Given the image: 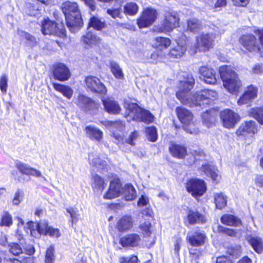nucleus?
I'll use <instances>...</instances> for the list:
<instances>
[{"label": "nucleus", "instance_id": "338daca9", "mask_svg": "<svg viewBox=\"0 0 263 263\" xmlns=\"http://www.w3.org/2000/svg\"><path fill=\"white\" fill-rule=\"evenodd\" d=\"M219 229L220 231L224 232L226 234L230 236L234 237L236 235V231L235 230L223 228L222 227H219Z\"/></svg>", "mask_w": 263, "mask_h": 263}, {"label": "nucleus", "instance_id": "9d476101", "mask_svg": "<svg viewBox=\"0 0 263 263\" xmlns=\"http://www.w3.org/2000/svg\"><path fill=\"white\" fill-rule=\"evenodd\" d=\"M179 25V17L177 12L167 11L165 14V20L162 24V32H169Z\"/></svg>", "mask_w": 263, "mask_h": 263}, {"label": "nucleus", "instance_id": "7ed1b4c3", "mask_svg": "<svg viewBox=\"0 0 263 263\" xmlns=\"http://www.w3.org/2000/svg\"><path fill=\"white\" fill-rule=\"evenodd\" d=\"M219 71L223 86L228 91L232 94L238 92L242 83L233 68L230 66L222 65Z\"/></svg>", "mask_w": 263, "mask_h": 263}, {"label": "nucleus", "instance_id": "c756f323", "mask_svg": "<svg viewBox=\"0 0 263 263\" xmlns=\"http://www.w3.org/2000/svg\"><path fill=\"white\" fill-rule=\"evenodd\" d=\"M247 240L256 253L259 254L263 252V241L260 237L249 235L247 236Z\"/></svg>", "mask_w": 263, "mask_h": 263}, {"label": "nucleus", "instance_id": "5701e85b", "mask_svg": "<svg viewBox=\"0 0 263 263\" xmlns=\"http://www.w3.org/2000/svg\"><path fill=\"white\" fill-rule=\"evenodd\" d=\"M199 171L200 172L201 175L205 174L216 182L220 180L219 171L215 166L202 163V166L199 168Z\"/></svg>", "mask_w": 263, "mask_h": 263}, {"label": "nucleus", "instance_id": "473e14b6", "mask_svg": "<svg viewBox=\"0 0 263 263\" xmlns=\"http://www.w3.org/2000/svg\"><path fill=\"white\" fill-rule=\"evenodd\" d=\"M53 87L55 90L61 92L65 97L70 99L73 95V91L69 86L54 83Z\"/></svg>", "mask_w": 263, "mask_h": 263}, {"label": "nucleus", "instance_id": "e433bc0d", "mask_svg": "<svg viewBox=\"0 0 263 263\" xmlns=\"http://www.w3.org/2000/svg\"><path fill=\"white\" fill-rule=\"evenodd\" d=\"M110 70L114 76L118 80H123L124 75L122 69L116 62L111 61L110 63Z\"/></svg>", "mask_w": 263, "mask_h": 263}, {"label": "nucleus", "instance_id": "c85d7f7f", "mask_svg": "<svg viewBox=\"0 0 263 263\" xmlns=\"http://www.w3.org/2000/svg\"><path fill=\"white\" fill-rule=\"evenodd\" d=\"M169 151L172 156L179 159L184 158L187 153L185 147L177 144H172L169 147Z\"/></svg>", "mask_w": 263, "mask_h": 263}, {"label": "nucleus", "instance_id": "69168bd1", "mask_svg": "<svg viewBox=\"0 0 263 263\" xmlns=\"http://www.w3.org/2000/svg\"><path fill=\"white\" fill-rule=\"evenodd\" d=\"M138 261V258L137 256H132L130 257H120V263H137Z\"/></svg>", "mask_w": 263, "mask_h": 263}, {"label": "nucleus", "instance_id": "6e6552de", "mask_svg": "<svg viewBox=\"0 0 263 263\" xmlns=\"http://www.w3.org/2000/svg\"><path fill=\"white\" fill-rule=\"evenodd\" d=\"M220 117L224 127L233 128L239 122V115L230 109H226L220 112Z\"/></svg>", "mask_w": 263, "mask_h": 263}, {"label": "nucleus", "instance_id": "393cba45", "mask_svg": "<svg viewBox=\"0 0 263 263\" xmlns=\"http://www.w3.org/2000/svg\"><path fill=\"white\" fill-rule=\"evenodd\" d=\"M204 81L209 84H214L216 82L215 72L212 68L202 66L199 69Z\"/></svg>", "mask_w": 263, "mask_h": 263}, {"label": "nucleus", "instance_id": "ddd939ff", "mask_svg": "<svg viewBox=\"0 0 263 263\" xmlns=\"http://www.w3.org/2000/svg\"><path fill=\"white\" fill-rule=\"evenodd\" d=\"M157 17V12L153 9H146L143 12L140 18L138 20L139 28L147 27L152 25Z\"/></svg>", "mask_w": 263, "mask_h": 263}, {"label": "nucleus", "instance_id": "2f4dec72", "mask_svg": "<svg viewBox=\"0 0 263 263\" xmlns=\"http://www.w3.org/2000/svg\"><path fill=\"white\" fill-rule=\"evenodd\" d=\"M89 164L98 170H104L107 166L106 161L101 160L97 155L90 154L89 156Z\"/></svg>", "mask_w": 263, "mask_h": 263}, {"label": "nucleus", "instance_id": "ea45409f", "mask_svg": "<svg viewBox=\"0 0 263 263\" xmlns=\"http://www.w3.org/2000/svg\"><path fill=\"white\" fill-rule=\"evenodd\" d=\"M249 114L260 124L263 125V106L259 108H251L249 111Z\"/></svg>", "mask_w": 263, "mask_h": 263}, {"label": "nucleus", "instance_id": "49530a36", "mask_svg": "<svg viewBox=\"0 0 263 263\" xmlns=\"http://www.w3.org/2000/svg\"><path fill=\"white\" fill-rule=\"evenodd\" d=\"M138 10V6L135 3H129L124 6V12L126 15H134Z\"/></svg>", "mask_w": 263, "mask_h": 263}, {"label": "nucleus", "instance_id": "cd10ccee", "mask_svg": "<svg viewBox=\"0 0 263 263\" xmlns=\"http://www.w3.org/2000/svg\"><path fill=\"white\" fill-rule=\"evenodd\" d=\"M177 44L174 45L169 52L168 55L173 58H179L181 57L186 50V46L185 41H177Z\"/></svg>", "mask_w": 263, "mask_h": 263}, {"label": "nucleus", "instance_id": "f3484780", "mask_svg": "<svg viewBox=\"0 0 263 263\" xmlns=\"http://www.w3.org/2000/svg\"><path fill=\"white\" fill-rule=\"evenodd\" d=\"M49 227L47 221L43 220L40 221L39 223H34L32 221L28 222L25 229H26V232L27 233H30L32 235H33L35 230H37L39 234L46 235Z\"/></svg>", "mask_w": 263, "mask_h": 263}, {"label": "nucleus", "instance_id": "aec40b11", "mask_svg": "<svg viewBox=\"0 0 263 263\" xmlns=\"http://www.w3.org/2000/svg\"><path fill=\"white\" fill-rule=\"evenodd\" d=\"M257 132V125L255 121H248L242 123L236 131L237 135H254Z\"/></svg>", "mask_w": 263, "mask_h": 263}, {"label": "nucleus", "instance_id": "603ef678", "mask_svg": "<svg viewBox=\"0 0 263 263\" xmlns=\"http://www.w3.org/2000/svg\"><path fill=\"white\" fill-rule=\"evenodd\" d=\"M54 260V249L53 246H50L46 250L45 256L46 263H53Z\"/></svg>", "mask_w": 263, "mask_h": 263}, {"label": "nucleus", "instance_id": "dca6fc26", "mask_svg": "<svg viewBox=\"0 0 263 263\" xmlns=\"http://www.w3.org/2000/svg\"><path fill=\"white\" fill-rule=\"evenodd\" d=\"M206 238L205 233L200 231L190 232L186 236L187 241L193 247L203 246Z\"/></svg>", "mask_w": 263, "mask_h": 263}, {"label": "nucleus", "instance_id": "72a5a7b5", "mask_svg": "<svg viewBox=\"0 0 263 263\" xmlns=\"http://www.w3.org/2000/svg\"><path fill=\"white\" fill-rule=\"evenodd\" d=\"M220 219L223 224L230 226L238 227L241 224V221L239 218L231 214H225Z\"/></svg>", "mask_w": 263, "mask_h": 263}, {"label": "nucleus", "instance_id": "e2e57ef3", "mask_svg": "<svg viewBox=\"0 0 263 263\" xmlns=\"http://www.w3.org/2000/svg\"><path fill=\"white\" fill-rule=\"evenodd\" d=\"M138 137V133L137 132L135 131L131 133L128 139L124 140V143L126 142L131 145H134V141L136 140Z\"/></svg>", "mask_w": 263, "mask_h": 263}, {"label": "nucleus", "instance_id": "09e8293b", "mask_svg": "<svg viewBox=\"0 0 263 263\" xmlns=\"http://www.w3.org/2000/svg\"><path fill=\"white\" fill-rule=\"evenodd\" d=\"M66 212L70 215L72 226L76 223L79 217L78 210L76 208L69 207L66 209Z\"/></svg>", "mask_w": 263, "mask_h": 263}, {"label": "nucleus", "instance_id": "8fccbe9b", "mask_svg": "<svg viewBox=\"0 0 263 263\" xmlns=\"http://www.w3.org/2000/svg\"><path fill=\"white\" fill-rule=\"evenodd\" d=\"M13 223L12 217L8 212H4L0 222L1 226L10 227Z\"/></svg>", "mask_w": 263, "mask_h": 263}, {"label": "nucleus", "instance_id": "a878e982", "mask_svg": "<svg viewBox=\"0 0 263 263\" xmlns=\"http://www.w3.org/2000/svg\"><path fill=\"white\" fill-rule=\"evenodd\" d=\"M15 166L17 170L23 174H25L26 175H32L37 177L42 176L41 173L39 171L20 161H16L15 162Z\"/></svg>", "mask_w": 263, "mask_h": 263}, {"label": "nucleus", "instance_id": "39448f33", "mask_svg": "<svg viewBox=\"0 0 263 263\" xmlns=\"http://www.w3.org/2000/svg\"><path fill=\"white\" fill-rule=\"evenodd\" d=\"M215 36L212 33L202 34L196 39V46L191 49V53L195 54L197 51H206L214 45Z\"/></svg>", "mask_w": 263, "mask_h": 263}, {"label": "nucleus", "instance_id": "412c9836", "mask_svg": "<svg viewBox=\"0 0 263 263\" xmlns=\"http://www.w3.org/2000/svg\"><path fill=\"white\" fill-rule=\"evenodd\" d=\"M141 240L140 236L135 233L126 234L120 238V243L123 247H135Z\"/></svg>", "mask_w": 263, "mask_h": 263}, {"label": "nucleus", "instance_id": "a19ab883", "mask_svg": "<svg viewBox=\"0 0 263 263\" xmlns=\"http://www.w3.org/2000/svg\"><path fill=\"white\" fill-rule=\"evenodd\" d=\"M202 27L201 22L197 18H192L187 21L188 29L194 33L197 32L201 29Z\"/></svg>", "mask_w": 263, "mask_h": 263}, {"label": "nucleus", "instance_id": "6e6d98bb", "mask_svg": "<svg viewBox=\"0 0 263 263\" xmlns=\"http://www.w3.org/2000/svg\"><path fill=\"white\" fill-rule=\"evenodd\" d=\"M17 34L22 37H24L27 41L30 42L31 45L34 46L35 43L34 38L30 34L23 30H18Z\"/></svg>", "mask_w": 263, "mask_h": 263}, {"label": "nucleus", "instance_id": "bb28decb", "mask_svg": "<svg viewBox=\"0 0 263 263\" xmlns=\"http://www.w3.org/2000/svg\"><path fill=\"white\" fill-rule=\"evenodd\" d=\"M134 224V221L130 216H124L121 217L117 223V229L121 232L130 230Z\"/></svg>", "mask_w": 263, "mask_h": 263}, {"label": "nucleus", "instance_id": "a211bd4d", "mask_svg": "<svg viewBox=\"0 0 263 263\" xmlns=\"http://www.w3.org/2000/svg\"><path fill=\"white\" fill-rule=\"evenodd\" d=\"M122 189L120 180L118 178L114 179L110 182L109 189L104 195L103 197L106 199L116 198L119 196Z\"/></svg>", "mask_w": 263, "mask_h": 263}, {"label": "nucleus", "instance_id": "20e7f679", "mask_svg": "<svg viewBox=\"0 0 263 263\" xmlns=\"http://www.w3.org/2000/svg\"><path fill=\"white\" fill-rule=\"evenodd\" d=\"M125 117L127 121H141L148 124L154 121L153 115L148 110L139 107L136 103L125 102Z\"/></svg>", "mask_w": 263, "mask_h": 263}, {"label": "nucleus", "instance_id": "1a4fd4ad", "mask_svg": "<svg viewBox=\"0 0 263 263\" xmlns=\"http://www.w3.org/2000/svg\"><path fill=\"white\" fill-rule=\"evenodd\" d=\"M42 32L45 35L53 34L57 36H64L65 31L63 29H59L55 22L45 19L42 25Z\"/></svg>", "mask_w": 263, "mask_h": 263}, {"label": "nucleus", "instance_id": "5fc2aeb1", "mask_svg": "<svg viewBox=\"0 0 263 263\" xmlns=\"http://www.w3.org/2000/svg\"><path fill=\"white\" fill-rule=\"evenodd\" d=\"M8 86V77L6 74H3L0 78V89L3 93L7 92Z\"/></svg>", "mask_w": 263, "mask_h": 263}, {"label": "nucleus", "instance_id": "37998d69", "mask_svg": "<svg viewBox=\"0 0 263 263\" xmlns=\"http://www.w3.org/2000/svg\"><path fill=\"white\" fill-rule=\"evenodd\" d=\"M82 41L85 44L90 46L96 45L99 42V38L91 32H88L84 35L82 37Z\"/></svg>", "mask_w": 263, "mask_h": 263}, {"label": "nucleus", "instance_id": "4d7b16f0", "mask_svg": "<svg viewBox=\"0 0 263 263\" xmlns=\"http://www.w3.org/2000/svg\"><path fill=\"white\" fill-rule=\"evenodd\" d=\"M228 252L231 256L236 258L241 254V247L239 246H236L234 247L229 248Z\"/></svg>", "mask_w": 263, "mask_h": 263}, {"label": "nucleus", "instance_id": "6ab92c4d", "mask_svg": "<svg viewBox=\"0 0 263 263\" xmlns=\"http://www.w3.org/2000/svg\"><path fill=\"white\" fill-rule=\"evenodd\" d=\"M53 73L54 78L60 81L67 80L70 76L68 67L62 63L54 65Z\"/></svg>", "mask_w": 263, "mask_h": 263}, {"label": "nucleus", "instance_id": "c03bdc74", "mask_svg": "<svg viewBox=\"0 0 263 263\" xmlns=\"http://www.w3.org/2000/svg\"><path fill=\"white\" fill-rule=\"evenodd\" d=\"M215 205L217 209H221L227 204V198L221 193H217L214 195Z\"/></svg>", "mask_w": 263, "mask_h": 263}, {"label": "nucleus", "instance_id": "79ce46f5", "mask_svg": "<svg viewBox=\"0 0 263 263\" xmlns=\"http://www.w3.org/2000/svg\"><path fill=\"white\" fill-rule=\"evenodd\" d=\"M155 41L157 48L160 50L167 48L171 44V40L167 37H157L155 39Z\"/></svg>", "mask_w": 263, "mask_h": 263}, {"label": "nucleus", "instance_id": "680f3d73", "mask_svg": "<svg viewBox=\"0 0 263 263\" xmlns=\"http://www.w3.org/2000/svg\"><path fill=\"white\" fill-rule=\"evenodd\" d=\"M107 13L112 18L121 17V9H109L107 10Z\"/></svg>", "mask_w": 263, "mask_h": 263}, {"label": "nucleus", "instance_id": "c9c22d12", "mask_svg": "<svg viewBox=\"0 0 263 263\" xmlns=\"http://www.w3.org/2000/svg\"><path fill=\"white\" fill-rule=\"evenodd\" d=\"M124 198L127 201L134 200L136 197V191L130 184H127L122 189Z\"/></svg>", "mask_w": 263, "mask_h": 263}, {"label": "nucleus", "instance_id": "2eb2a0df", "mask_svg": "<svg viewBox=\"0 0 263 263\" xmlns=\"http://www.w3.org/2000/svg\"><path fill=\"white\" fill-rule=\"evenodd\" d=\"M239 42L244 48L250 52H258L261 50L257 40L253 35H243L240 37Z\"/></svg>", "mask_w": 263, "mask_h": 263}, {"label": "nucleus", "instance_id": "58836bf2", "mask_svg": "<svg viewBox=\"0 0 263 263\" xmlns=\"http://www.w3.org/2000/svg\"><path fill=\"white\" fill-rule=\"evenodd\" d=\"M201 117L203 124L208 128L211 127L215 123V118L211 114V111L206 110L202 114Z\"/></svg>", "mask_w": 263, "mask_h": 263}, {"label": "nucleus", "instance_id": "3c124183", "mask_svg": "<svg viewBox=\"0 0 263 263\" xmlns=\"http://www.w3.org/2000/svg\"><path fill=\"white\" fill-rule=\"evenodd\" d=\"M146 133L148 140L152 142H155L157 140L158 136L157 130L154 126L147 127Z\"/></svg>", "mask_w": 263, "mask_h": 263}, {"label": "nucleus", "instance_id": "864d4df0", "mask_svg": "<svg viewBox=\"0 0 263 263\" xmlns=\"http://www.w3.org/2000/svg\"><path fill=\"white\" fill-rule=\"evenodd\" d=\"M10 252L14 255H18L22 253V249L16 243H11L9 245Z\"/></svg>", "mask_w": 263, "mask_h": 263}, {"label": "nucleus", "instance_id": "423d86ee", "mask_svg": "<svg viewBox=\"0 0 263 263\" xmlns=\"http://www.w3.org/2000/svg\"><path fill=\"white\" fill-rule=\"evenodd\" d=\"M185 187L187 191L195 198L202 196L206 190L204 181L197 178L189 180L186 183Z\"/></svg>", "mask_w": 263, "mask_h": 263}, {"label": "nucleus", "instance_id": "774afa93", "mask_svg": "<svg viewBox=\"0 0 263 263\" xmlns=\"http://www.w3.org/2000/svg\"><path fill=\"white\" fill-rule=\"evenodd\" d=\"M142 214L145 217L144 218L145 220H152L153 217V212L151 209H147L143 210Z\"/></svg>", "mask_w": 263, "mask_h": 263}, {"label": "nucleus", "instance_id": "052dcab7", "mask_svg": "<svg viewBox=\"0 0 263 263\" xmlns=\"http://www.w3.org/2000/svg\"><path fill=\"white\" fill-rule=\"evenodd\" d=\"M20 243L23 246L26 253L28 255H32L35 252V249L33 245L30 244L23 243V239L20 240Z\"/></svg>", "mask_w": 263, "mask_h": 263}, {"label": "nucleus", "instance_id": "4be33fe9", "mask_svg": "<svg viewBox=\"0 0 263 263\" xmlns=\"http://www.w3.org/2000/svg\"><path fill=\"white\" fill-rule=\"evenodd\" d=\"M101 100L104 109L107 112L111 114H118L120 112L121 107L114 99L103 97Z\"/></svg>", "mask_w": 263, "mask_h": 263}, {"label": "nucleus", "instance_id": "13d9d810", "mask_svg": "<svg viewBox=\"0 0 263 263\" xmlns=\"http://www.w3.org/2000/svg\"><path fill=\"white\" fill-rule=\"evenodd\" d=\"M189 252L192 255V259L196 263H199L198 259L201 256V252L199 249L191 248L189 249Z\"/></svg>", "mask_w": 263, "mask_h": 263}, {"label": "nucleus", "instance_id": "f257e3e1", "mask_svg": "<svg viewBox=\"0 0 263 263\" xmlns=\"http://www.w3.org/2000/svg\"><path fill=\"white\" fill-rule=\"evenodd\" d=\"M195 83L194 78L187 75L183 80L178 84V90L176 92L177 98L183 104L191 107H205L217 98V93L215 90L204 89L191 95L190 91Z\"/></svg>", "mask_w": 263, "mask_h": 263}, {"label": "nucleus", "instance_id": "de8ad7c7", "mask_svg": "<svg viewBox=\"0 0 263 263\" xmlns=\"http://www.w3.org/2000/svg\"><path fill=\"white\" fill-rule=\"evenodd\" d=\"M151 221L150 220H145L139 226V229L144 236H149L152 233Z\"/></svg>", "mask_w": 263, "mask_h": 263}, {"label": "nucleus", "instance_id": "4468645a", "mask_svg": "<svg viewBox=\"0 0 263 263\" xmlns=\"http://www.w3.org/2000/svg\"><path fill=\"white\" fill-rule=\"evenodd\" d=\"M257 93L258 88L250 85L246 88L243 95L239 98L237 104L242 105L250 103L257 97Z\"/></svg>", "mask_w": 263, "mask_h": 263}, {"label": "nucleus", "instance_id": "bf43d9fd", "mask_svg": "<svg viewBox=\"0 0 263 263\" xmlns=\"http://www.w3.org/2000/svg\"><path fill=\"white\" fill-rule=\"evenodd\" d=\"M61 234L60 230L57 228H54L52 227H50L48 228V230L47 231V232L46 234V235H48L52 237H55L58 238L60 237Z\"/></svg>", "mask_w": 263, "mask_h": 263}, {"label": "nucleus", "instance_id": "4c0bfd02", "mask_svg": "<svg viewBox=\"0 0 263 263\" xmlns=\"http://www.w3.org/2000/svg\"><path fill=\"white\" fill-rule=\"evenodd\" d=\"M92 182V188L98 191H103L106 185L103 178L97 174L93 176Z\"/></svg>", "mask_w": 263, "mask_h": 263}, {"label": "nucleus", "instance_id": "b1692460", "mask_svg": "<svg viewBox=\"0 0 263 263\" xmlns=\"http://www.w3.org/2000/svg\"><path fill=\"white\" fill-rule=\"evenodd\" d=\"M77 105L86 111L93 110L97 109L98 106L90 98L83 95L78 96Z\"/></svg>", "mask_w": 263, "mask_h": 263}, {"label": "nucleus", "instance_id": "7c9ffc66", "mask_svg": "<svg viewBox=\"0 0 263 263\" xmlns=\"http://www.w3.org/2000/svg\"><path fill=\"white\" fill-rule=\"evenodd\" d=\"M87 136L90 139L100 141L103 137V132L99 128L93 126H87L85 127Z\"/></svg>", "mask_w": 263, "mask_h": 263}, {"label": "nucleus", "instance_id": "f704fd0d", "mask_svg": "<svg viewBox=\"0 0 263 263\" xmlns=\"http://www.w3.org/2000/svg\"><path fill=\"white\" fill-rule=\"evenodd\" d=\"M187 219L189 223L191 224L205 221L204 216L196 211L190 210L187 214Z\"/></svg>", "mask_w": 263, "mask_h": 263}, {"label": "nucleus", "instance_id": "9b49d317", "mask_svg": "<svg viewBox=\"0 0 263 263\" xmlns=\"http://www.w3.org/2000/svg\"><path fill=\"white\" fill-rule=\"evenodd\" d=\"M176 112L180 122L184 124V129L191 134H194V132L187 127V125L193 124V115L192 113L183 107H177Z\"/></svg>", "mask_w": 263, "mask_h": 263}, {"label": "nucleus", "instance_id": "a18cd8bd", "mask_svg": "<svg viewBox=\"0 0 263 263\" xmlns=\"http://www.w3.org/2000/svg\"><path fill=\"white\" fill-rule=\"evenodd\" d=\"M88 26L100 30L105 27V22L97 17L93 16L90 20Z\"/></svg>", "mask_w": 263, "mask_h": 263}, {"label": "nucleus", "instance_id": "f03ea898", "mask_svg": "<svg viewBox=\"0 0 263 263\" xmlns=\"http://www.w3.org/2000/svg\"><path fill=\"white\" fill-rule=\"evenodd\" d=\"M62 10L68 28L71 32H75L83 24L77 4L66 2L62 4Z\"/></svg>", "mask_w": 263, "mask_h": 263}, {"label": "nucleus", "instance_id": "f8f14e48", "mask_svg": "<svg viewBox=\"0 0 263 263\" xmlns=\"http://www.w3.org/2000/svg\"><path fill=\"white\" fill-rule=\"evenodd\" d=\"M86 86L88 89L93 92L105 95L107 89L104 85L96 77L88 76L85 79Z\"/></svg>", "mask_w": 263, "mask_h": 263}, {"label": "nucleus", "instance_id": "0eeeda50", "mask_svg": "<svg viewBox=\"0 0 263 263\" xmlns=\"http://www.w3.org/2000/svg\"><path fill=\"white\" fill-rule=\"evenodd\" d=\"M107 125L109 128L112 136L115 139L114 142L121 147L124 144V139L123 136L118 132H122L124 130L125 127L124 123L121 121H108Z\"/></svg>", "mask_w": 263, "mask_h": 263}, {"label": "nucleus", "instance_id": "0e129e2a", "mask_svg": "<svg viewBox=\"0 0 263 263\" xmlns=\"http://www.w3.org/2000/svg\"><path fill=\"white\" fill-rule=\"evenodd\" d=\"M23 200V193L19 190L17 191L12 200L13 205H18Z\"/></svg>", "mask_w": 263, "mask_h": 263}]
</instances>
